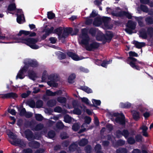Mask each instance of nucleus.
I'll return each mask as SVG.
<instances>
[{
    "instance_id": "obj_27",
    "label": "nucleus",
    "mask_w": 153,
    "mask_h": 153,
    "mask_svg": "<svg viewBox=\"0 0 153 153\" xmlns=\"http://www.w3.org/2000/svg\"><path fill=\"white\" fill-rule=\"evenodd\" d=\"M48 18L50 19H53L55 16V14L51 12H49L47 13Z\"/></svg>"
},
{
    "instance_id": "obj_23",
    "label": "nucleus",
    "mask_w": 153,
    "mask_h": 153,
    "mask_svg": "<svg viewBox=\"0 0 153 153\" xmlns=\"http://www.w3.org/2000/svg\"><path fill=\"white\" fill-rule=\"evenodd\" d=\"M81 88L83 90L88 93H91L92 92V90L90 88L86 86L82 87Z\"/></svg>"
},
{
    "instance_id": "obj_7",
    "label": "nucleus",
    "mask_w": 153,
    "mask_h": 153,
    "mask_svg": "<svg viewBox=\"0 0 153 153\" xmlns=\"http://www.w3.org/2000/svg\"><path fill=\"white\" fill-rule=\"evenodd\" d=\"M27 69V68H26V66H25L19 72L16 76V79H23L25 76L24 73L26 72Z\"/></svg>"
},
{
    "instance_id": "obj_42",
    "label": "nucleus",
    "mask_w": 153,
    "mask_h": 153,
    "mask_svg": "<svg viewBox=\"0 0 153 153\" xmlns=\"http://www.w3.org/2000/svg\"><path fill=\"white\" fill-rule=\"evenodd\" d=\"M140 8L141 10L144 12H147L148 11V9L147 8L145 5H141Z\"/></svg>"
},
{
    "instance_id": "obj_33",
    "label": "nucleus",
    "mask_w": 153,
    "mask_h": 153,
    "mask_svg": "<svg viewBox=\"0 0 153 153\" xmlns=\"http://www.w3.org/2000/svg\"><path fill=\"white\" fill-rule=\"evenodd\" d=\"M135 19L136 20L138 21L139 24L140 26H142V18L141 17H135Z\"/></svg>"
},
{
    "instance_id": "obj_18",
    "label": "nucleus",
    "mask_w": 153,
    "mask_h": 153,
    "mask_svg": "<svg viewBox=\"0 0 153 153\" xmlns=\"http://www.w3.org/2000/svg\"><path fill=\"white\" fill-rule=\"evenodd\" d=\"M131 104L128 102L126 103L121 102L120 103V107L125 108H130L131 107Z\"/></svg>"
},
{
    "instance_id": "obj_30",
    "label": "nucleus",
    "mask_w": 153,
    "mask_h": 153,
    "mask_svg": "<svg viewBox=\"0 0 153 153\" xmlns=\"http://www.w3.org/2000/svg\"><path fill=\"white\" fill-rule=\"evenodd\" d=\"M101 148V146L99 144H97L96 145L95 149V151H97V153H103L100 151Z\"/></svg>"
},
{
    "instance_id": "obj_19",
    "label": "nucleus",
    "mask_w": 153,
    "mask_h": 153,
    "mask_svg": "<svg viewBox=\"0 0 153 153\" xmlns=\"http://www.w3.org/2000/svg\"><path fill=\"white\" fill-rule=\"evenodd\" d=\"M64 120L65 122L69 123L73 122L74 120L68 115H66L64 117Z\"/></svg>"
},
{
    "instance_id": "obj_54",
    "label": "nucleus",
    "mask_w": 153,
    "mask_h": 153,
    "mask_svg": "<svg viewBox=\"0 0 153 153\" xmlns=\"http://www.w3.org/2000/svg\"><path fill=\"white\" fill-rule=\"evenodd\" d=\"M33 144V146L34 148L38 147L39 146V143L37 142L34 141L32 142Z\"/></svg>"
},
{
    "instance_id": "obj_48",
    "label": "nucleus",
    "mask_w": 153,
    "mask_h": 153,
    "mask_svg": "<svg viewBox=\"0 0 153 153\" xmlns=\"http://www.w3.org/2000/svg\"><path fill=\"white\" fill-rule=\"evenodd\" d=\"M26 111L25 108L22 109L20 111V115L21 116L25 115L26 114Z\"/></svg>"
},
{
    "instance_id": "obj_32",
    "label": "nucleus",
    "mask_w": 153,
    "mask_h": 153,
    "mask_svg": "<svg viewBox=\"0 0 153 153\" xmlns=\"http://www.w3.org/2000/svg\"><path fill=\"white\" fill-rule=\"evenodd\" d=\"M80 127V126L78 124L76 123L74 124L72 127L73 129L75 131H77Z\"/></svg>"
},
{
    "instance_id": "obj_45",
    "label": "nucleus",
    "mask_w": 153,
    "mask_h": 153,
    "mask_svg": "<svg viewBox=\"0 0 153 153\" xmlns=\"http://www.w3.org/2000/svg\"><path fill=\"white\" fill-rule=\"evenodd\" d=\"M37 65V63L35 61H32V62H30V66H31L36 67Z\"/></svg>"
},
{
    "instance_id": "obj_24",
    "label": "nucleus",
    "mask_w": 153,
    "mask_h": 153,
    "mask_svg": "<svg viewBox=\"0 0 153 153\" xmlns=\"http://www.w3.org/2000/svg\"><path fill=\"white\" fill-rule=\"evenodd\" d=\"M30 33V32L24 30H20L19 33H18V35L21 36L22 34H24L26 35H29Z\"/></svg>"
},
{
    "instance_id": "obj_25",
    "label": "nucleus",
    "mask_w": 153,
    "mask_h": 153,
    "mask_svg": "<svg viewBox=\"0 0 153 153\" xmlns=\"http://www.w3.org/2000/svg\"><path fill=\"white\" fill-rule=\"evenodd\" d=\"M57 100L60 103H64L65 102L66 100L64 97H59L57 98Z\"/></svg>"
},
{
    "instance_id": "obj_26",
    "label": "nucleus",
    "mask_w": 153,
    "mask_h": 153,
    "mask_svg": "<svg viewBox=\"0 0 153 153\" xmlns=\"http://www.w3.org/2000/svg\"><path fill=\"white\" fill-rule=\"evenodd\" d=\"M112 61L109 60L108 61H104L101 65L104 67L106 68L107 65L111 63Z\"/></svg>"
},
{
    "instance_id": "obj_9",
    "label": "nucleus",
    "mask_w": 153,
    "mask_h": 153,
    "mask_svg": "<svg viewBox=\"0 0 153 153\" xmlns=\"http://www.w3.org/2000/svg\"><path fill=\"white\" fill-rule=\"evenodd\" d=\"M68 55L71 57L73 60L75 61H78L81 60L83 59L82 57H79L76 54L71 52H68L67 53Z\"/></svg>"
},
{
    "instance_id": "obj_6",
    "label": "nucleus",
    "mask_w": 153,
    "mask_h": 153,
    "mask_svg": "<svg viewBox=\"0 0 153 153\" xmlns=\"http://www.w3.org/2000/svg\"><path fill=\"white\" fill-rule=\"evenodd\" d=\"M136 24L131 21H129L126 25L127 28L125 29L126 31L128 33L131 34L132 33L131 30H134L135 28Z\"/></svg>"
},
{
    "instance_id": "obj_51",
    "label": "nucleus",
    "mask_w": 153,
    "mask_h": 153,
    "mask_svg": "<svg viewBox=\"0 0 153 153\" xmlns=\"http://www.w3.org/2000/svg\"><path fill=\"white\" fill-rule=\"evenodd\" d=\"M48 136L51 138L55 136V134L54 132L51 131L49 132L48 133Z\"/></svg>"
},
{
    "instance_id": "obj_12",
    "label": "nucleus",
    "mask_w": 153,
    "mask_h": 153,
    "mask_svg": "<svg viewBox=\"0 0 153 153\" xmlns=\"http://www.w3.org/2000/svg\"><path fill=\"white\" fill-rule=\"evenodd\" d=\"M25 134L26 137L29 140H31L33 139V134L32 132L29 130H27L25 131Z\"/></svg>"
},
{
    "instance_id": "obj_49",
    "label": "nucleus",
    "mask_w": 153,
    "mask_h": 153,
    "mask_svg": "<svg viewBox=\"0 0 153 153\" xmlns=\"http://www.w3.org/2000/svg\"><path fill=\"white\" fill-rule=\"evenodd\" d=\"M128 142L130 144H133L135 143V140L132 138H130L128 140Z\"/></svg>"
},
{
    "instance_id": "obj_52",
    "label": "nucleus",
    "mask_w": 153,
    "mask_h": 153,
    "mask_svg": "<svg viewBox=\"0 0 153 153\" xmlns=\"http://www.w3.org/2000/svg\"><path fill=\"white\" fill-rule=\"evenodd\" d=\"M122 134L126 138L128 136V132L127 131L124 130L122 132Z\"/></svg>"
},
{
    "instance_id": "obj_1",
    "label": "nucleus",
    "mask_w": 153,
    "mask_h": 153,
    "mask_svg": "<svg viewBox=\"0 0 153 153\" xmlns=\"http://www.w3.org/2000/svg\"><path fill=\"white\" fill-rule=\"evenodd\" d=\"M86 31L85 29L82 30V33L78 38L79 44L85 46L88 51L97 48L99 45L96 42H92L90 41L88 35L85 33Z\"/></svg>"
},
{
    "instance_id": "obj_50",
    "label": "nucleus",
    "mask_w": 153,
    "mask_h": 153,
    "mask_svg": "<svg viewBox=\"0 0 153 153\" xmlns=\"http://www.w3.org/2000/svg\"><path fill=\"white\" fill-rule=\"evenodd\" d=\"M97 13L96 11L93 10L92 13L90 15V17H94L97 16Z\"/></svg>"
},
{
    "instance_id": "obj_3",
    "label": "nucleus",
    "mask_w": 153,
    "mask_h": 153,
    "mask_svg": "<svg viewBox=\"0 0 153 153\" xmlns=\"http://www.w3.org/2000/svg\"><path fill=\"white\" fill-rule=\"evenodd\" d=\"M15 39L16 40L14 42L15 43L22 42L25 43L33 49H37L39 48V46L35 44L38 41L37 39L31 38L25 39L22 38L19 39L15 38Z\"/></svg>"
},
{
    "instance_id": "obj_44",
    "label": "nucleus",
    "mask_w": 153,
    "mask_h": 153,
    "mask_svg": "<svg viewBox=\"0 0 153 153\" xmlns=\"http://www.w3.org/2000/svg\"><path fill=\"white\" fill-rule=\"evenodd\" d=\"M62 111V108L59 106L56 107L54 109V111L56 112H60Z\"/></svg>"
},
{
    "instance_id": "obj_43",
    "label": "nucleus",
    "mask_w": 153,
    "mask_h": 153,
    "mask_svg": "<svg viewBox=\"0 0 153 153\" xmlns=\"http://www.w3.org/2000/svg\"><path fill=\"white\" fill-rule=\"evenodd\" d=\"M80 99L83 102H84L87 104H89L88 100L87 98L83 97L81 98Z\"/></svg>"
},
{
    "instance_id": "obj_60",
    "label": "nucleus",
    "mask_w": 153,
    "mask_h": 153,
    "mask_svg": "<svg viewBox=\"0 0 153 153\" xmlns=\"http://www.w3.org/2000/svg\"><path fill=\"white\" fill-rule=\"evenodd\" d=\"M68 137V136L65 133H64L62 134H61V137L62 139L66 138Z\"/></svg>"
},
{
    "instance_id": "obj_29",
    "label": "nucleus",
    "mask_w": 153,
    "mask_h": 153,
    "mask_svg": "<svg viewBox=\"0 0 153 153\" xmlns=\"http://www.w3.org/2000/svg\"><path fill=\"white\" fill-rule=\"evenodd\" d=\"M92 101L93 104L94 105H99L101 104V101L100 100L92 99Z\"/></svg>"
},
{
    "instance_id": "obj_15",
    "label": "nucleus",
    "mask_w": 153,
    "mask_h": 153,
    "mask_svg": "<svg viewBox=\"0 0 153 153\" xmlns=\"http://www.w3.org/2000/svg\"><path fill=\"white\" fill-rule=\"evenodd\" d=\"M121 118L117 117L116 119V121L120 124H124L125 123L124 116L122 114L121 115Z\"/></svg>"
},
{
    "instance_id": "obj_56",
    "label": "nucleus",
    "mask_w": 153,
    "mask_h": 153,
    "mask_svg": "<svg viewBox=\"0 0 153 153\" xmlns=\"http://www.w3.org/2000/svg\"><path fill=\"white\" fill-rule=\"evenodd\" d=\"M8 112L12 115H15L16 114V112L14 109H9Z\"/></svg>"
},
{
    "instance_id": "obj_64",
    "label": "nucleus",
    "mask_w": 153,
    "mask_h": 153,
    "mask_svg": "<svg viewBox=\"0 0 153 153\" xmlns=\"http://www.w3.org/2000/svg\"><path fill=\"white\" fill-rule=\"evenodd\" d=\"M65 57L66 56L65 54L62 53H61V54L59 56L60 59H64L65 58Z\"/></svg>"
},
{
    "instance_id": "obj_41",
    "label": "nucleus",
    "mask_w": 153,
    "mask_h": 153,
    "mask_svg": "<svg viewBox=\"0 0 153 153\" xmlns=\"http://www.w3.org/2000/svg\"><path fill=\"white\" fill-rule=\"evenodd\" d=\"M42 127L43 126L41 124H39L37 125L36 127L34 129H33V130L36 131L42 129Z\"/></svg>"
},
{
    "instance_id": "obj_40",
    "label": "nucleus",
    "mask_w": 153,
    "mask_h": 153,
    "mask_svg": "<svg viewBox=\"0 0 153 153\" xmlns=\"http://www.w3.org/2000/svg\"><path fill=\"white\" fill-rule=\"evenodd\" d=\"M56 101L53 100H51L48 102V104L50 106H52L56 104Z\"/></svg>"
},
{
    "instance_id": "obj_39",
    "label": "nucleus",
    "mask_w": 153,
    "mask_h": 153,
    "mask_svg": "<svg viewBox=\"0 0 153 153\" xmlns=\"http://www.w3.org/2000/svg\"><path fill=\"white\" fill-rule=\"evenodd\" d=\"M56 126L59 128H61L63 127V125L62 122L59 121L57 123Z\"/></svg>"
},
{
    "instance_id": "obj_20",
    "label": "nucleus",
    "mask_w": 153,
    "mask_h": 153,
    "mask_svg": "<svg viewBox=\"0 0 153 153\" xmlns=\"http://www.w3.org/2000/svg\"><path fill=\"white\" fill-rule=\"evenodd\" d=\"M76 77V75L74 74H71L69 77L68 81L70 83H72L74 81V79Z\"/></svg>"
},
{
    "instance_id": "obj_16",
    "label": "nucleus",
    "mask_w": 153,
    "mask_h": 153,
    "mask_svg": "<svg viewBox=\"0 0 153 153\" xmlns=\"http://www.w3.org/2000/svg\"><path fill=\"white\" fill-rule=\"evenodd\" d=\"M133 43L136 47L138 48H140L145 45V43L143 42H139L137 41H134L133 42Z\"/></svg>"
},
{
    "instance_id": "obj_13",
    "label": "nucleus",
    "mask_w": 153,
    "mask_h": 153,
    "mask_svg": "<svg viewBox=\"0 0 153 153\" xmlns=\"http://www.w3.org/2000/svg\"><path fill=\"white\" fill-rule=\"evenodd\" d=\"M114 15L116 16H122L123 15H125L128 19H130L131 17V16L128 13L125 12H121L120 13H116V14H115Z\"/></svg>"
},
{
    "instance_id": "obj_31",
    "label": "nucleus",
    "mask_w": 153,
    "mask_h": 153,
    "mask_svg": "<svg viewBox=\"0 0 153 153\" xmlns=\"http://www.w3.org/2000/svg\"><path fill=\"white\" fill-rule=\"evenodd\" d=\"M101 21L99 19H97L96 20L94 21L93 24L95 26H99L101 25Z\"/></svg>"
},
{
    "instance_id": "obj_11",
    "label": "nucleus",
    "mask_w": 153,
    "mask_h": 153,
    "mask_svg": "<svg viewBox=\"0 0 153 153\" xmlns=\"http://www.w3.org/2000/svg\"><path fill=\"white\" fill-rule=\"evenodd\" d=\"M62 93V91H57L55 92H53L50 90H47L46 92V94L48 96H53L56 95L60 94Z\"/></svg>"
},
{
    "instance_id": "obj_22",
    "label": "nucleus",
    "mask_w": 153,
    "mask_h": 153,
    "mask_svg": "<svg viewBox=\"0 0 153 153\" xmlns=\"http://www.w3.org/2000/svg\"><path fill=\"white\" fill-rule=\"evenodd\" d=\"M16 9V6L15 3H10L8 7V10L9 11L13 10Z\"/></svg>"
},
{
    "instance_id": "obj_37",
    "label": "nucleus",
    "mask_w": 153,
    "mask_h": 153,
    "mask_svg": "<svg viewBox=\"0 0 153 153\" xmlns=\"http://www.w3.org/2000/svg\"><path fill=\"white\" fill-rule=\"evenodd\" d=\"M48 84L51 86L56 87L57 85V84L55 83L53 81H49L48 82Z\"/></svg>"
},
{
    "instance_id": "obj_46",
    "label": "nucleus",
    "mask_w": 153,
    "mask_h": 153,
    "mask_svg": "<svg viewBox=\"0 0 153 153\" xmlns=\"http://www.w3.org/2000/svg\"><path fill=\"white\" fill-rule=\"evenodd\" d=\"M85 122L88 124L91 121V119L90 117H85Z\"/></svg>"
},
{
    "instance_id": "obj_5",
    "label": "nucleus",
    "mask_w": 153,
    "mask_h": 153,
    "mask_svg": "<svg viewBox=\"0 0 153 153\" xmlns=\"http://www.w3.org/2000/svg\"><path fill=\"white\" fill-rule=\"evenodd\" d=\"M7 133L9 137L11 139V140L10 141L11 144L15 146L22 145V144L23 143V141L18 139H16V136L10 130L7 131Z\"/></svg>"
},
{
    "instance_id": "obj_8",
    "label": "nucleus",
    "mask_w": 153,
    "mask_h": 153,
    "mask_svg": "<svg viewBox=\"0 0 153 153\" xmlns=\"http://www.w3.org/2000/svg\"><path fill=\"white\" fill-rule=\"evenodd\" d=\"M20 13V14H18L17 18V21L19 24H21L25 22V19L23 14L22 13V10H18V13Z\"/></svg>"
},
{
    "instance_id": "obj_10",
    "label": "nucleus",
    "mask_w": 153,
    "mask_h": 153,
    "mask_svg": "<svg viewBox=\"0 0 153 153\" xmlns=\"http://www.w3.org/2000/svg\"><path fill=\"white\" fill-rule=\"evenodd\" d=\"M17 97V94L13 92H11L4 94L2 96V97L4 98H16Z\"/></svg>"
},
{
    "instance_id": "obj_35",
    "label": "nucleus",
    "mask_w": 153,
    "mask_h": 153,
    "mask_svg": "<svg viewBox=\"0 0 153 153\" xmlns=\"http://www.w3.org/2000/svg\"><path fill=\"white\" fill-rule=\"evenodd\" d=\"M35 117L36 120L39 121L43 119V117L42 116L39 114H35Z\"/></svg>"
},
{
    "instance_id": "obj_58",
    "label": "nucleus",
    "mask_w": 153,
    "mask_h": 153,
    "mask_svg": "<svg viewBox=\"0 0 153 153\" xmlns=\"http://www.w3.org/2000/svg\"><path fill=\"white\" fill-rule=\"evenodd\" d=\"M80 69L81 71L83 72H85V73H87L89 71L88 69L85 68L83 67L80 68Z\"/></svg>"
},
{
    "instance_id": "obj_57",
    "label": "nucleus",
    "mask_w": 153,
    "mask_h": 153,
    "mask_svg": "<svg viewBox=\"0 0 153 153\" xmlns=\"http://www.w3.org/2000/svg\"><path fill=\"white\" fill-rule=\"evenodd\" d=\"M142 137L141 135H138L136 136V139L137 141H140L142 140Z\"/></svg>"
},
{
    "instance_id": "obj_2",
    "label": "nucleus",
    "mask_w": 153,
    "mask_h": 153,
    "mask_svg": "<svg viewBox=\"0 0 153 153\" xmlns=\"http://www.w3.org/2000/svg\"><path fill=\"white\" fill-rule=\"evenodd\" d=\"M53 28L51 27L50 29H48L45 31V34L43 36V39H45L50 33H56L58 35L59 38H65L67 37L69 33L71 32L72 30V29L71 28H66L64 29L62 35V27H59L55 30L53 32Z\"/></svg>"
},
{
    "instance_id": "obj_21",
    "label": "nucleus",
    "mask_w": 153,
    "mask_h": 153,
    "mask_svg": "<svg viewBox=\"0 0 153 153\" xmlns=\"http://www.w3.org/2000/svg\"><path fill=\"white\" fill-rule=\"evenodd\" d=\"M28 76L29 78L32 80H34L35 78L36 77V73L33 71H30L28 74Z\"/></svg>"
},
{
    "instance_id": "obj_53",
    "label": "nucleus",
    "mask_w": 153,
    "mask_h": 153,
    "mask_svg": "<svg viewBox=\"0 0 153 153\" xmlns=\"http://www.w3.org/2000/svg\"><path fill=\"white\" fill-rule=\"evenodd\" d=\"M32 151L30 149L24 150L23 152V153H32Z\"/></svg>"
},
{
    "instance_id": "obj_17",
    "label": "nucleus",
    "mask_w": 153,
    "mask_h": 153,
    "mask_svg": "<svg viewBox=\"0 0 153 153\" xmlns=\"http://www.w3.org/2000/svg\"><path fill=\"white\" fill-rule=\"evenodd\" d=\"M134 118L135 120H137L140 118L139 113L135 110H133L131 111Z\"/></svg>"
},
{
    "instance_id": "obj_59",
    "label": "nucleus",
    "mask_w": 153,
    "mask_h": 153,
    "mask_svg": "<svg viewBox=\"0 0 153 153\" xmlns=\"http://www.w3.org/2000/svg\"><path fill=\"white\" fill-rule=\"evenodd\" d=\"M85 150L87 153L90 152L91 151V147L89 146H87L85 147Z\"/></svg>"
},
{
    "instance_id": "obj_36",
    "label": "nucleus",
    "mask_w": 153,
    "mask_h": 153,
    "mask_svg": "<svg viewBox=\"0 0 153 153\" xmlns=\"http://www.w3.org/2000/svg\"><path fill=\"white\" fill-rule=\"evenodd\" d=\"M43 105V102L41 100H39L37 101L36 104V106L38 108L41 107Z\"/></svg>"
},
{
    "instance_id": "obj_38",
    "label": "nucleus",
    "mask_w": 153,
    "mask_h": 153,
    "mask_svg": "<svg viewBox=\"0 0 153 153\" xmlns=\"http://www.w3.org/2000/svg\"><path fill=\"white\" fill-rule=\"evenodd\" d=\"M73 113L74 114L79 115L81 114V111L78 108H75L73 111Z\"/></svg>"
},
{
    "instance_id": "obj_47",
    "label": "nucleus",
    "mask_w": 153,
    "mask_h": 153,
    "mask_svg": "<svg viewBox=\"0 0 153 153\" xmlns=\"http://www.w3.org/2000/svg\"><path fill=\"white\" fill-rule=\"evenodd\" d=\"M49 40L52 43H55L56 41V39L54 37H51L50 38Z\"/></svg>"
},
{
    "instance_id": "obj_63",
    "label": "nucleus",
    "mask_w": 153,
    "mask_h": 153,
    "mask_svg": "<svg viewBox=\"0 0 153 153\" xmlns=\"http://www.w3.org/2000/svg\"><path fill=\"white\" fill-rule=\"evenodd\" d=\"M94 4L96 5H99L101 4V2L98 0H96L94 2Z\"/></svg>"
},
{
    "instance_id": "obj_55",
    "label": "nucleus",
    "mask_w": 153,
    "mask_h": 153,
    "mask_svg": "<svg viewBox=\"0 0 153 153\" xmlns=\"http://www.w3.org/2000/svg\"><path fill=\"white\" fill-rule=\"evenodd\" d=\"M87 124L85 123H84L82 126V129H81L80 131V132H81L83 131H85V129L84 128H84L85 127H86L87 126Z\"/></svg>"
},
{
    "instance_id": "obj_28",
    "label": "nucleus",
    "mask_w": 153,
    "mask_h": 153,
    "mask_svg": "<svg viewBox=\"0 0 153 153\" xmlns=\"http://www.w3.org/2000/svg\"><path fill=\"white\" fill-rule=\"evenodd\" d=\"M88 143L87 140L86 139H82L79 143V145L80 146H84Z\"/></svg>"
},
{
    "instance_id": "obj_62",
    "label": "nucleus",
    "mask_w": 153,
    "mask_h": 153,
    "mask_svg": "<svg viewBox=\"0 0 153 153\" xmlns=\"http://www.w3.org/2000/svg\"><path fill=\"white\" fill-rule=\"evenodd\" d=\"M32 113L30 112L26 113L25 114V116L28 118H29L31 117L32 116Z\"/></svg>"
},
{
    "instance_id": "obj_61",
    "label": "nucleus",
    "mask_w": 153,
    "mask_h": 153,
    "mask_svg": "<svg viewBox=\"0 0 153 153\" xmlns=\"http://www.w3.org/2000/svg\"><path fill=\"white\" fill-rule=\"evenodd\" d=\"M47 75V73L46 71H44L43 74L42 79L44 80H45L46 79Z\"/></svg>"
},
{
    "instance_id": "obj_14",
    "label": "nucleus",
    "mask_w": 153,
    "mask_h": 153,
    "mask_svg": "<svg viewBox=\"0 0 153 153\" xmlns=\"http://www.w3.org/2000/svg\"><path fill=\"white\" fill-rule=\"evenodd\" d=\"M140 129L142 130V133H143V135L145 137L148 136V134L146 132L148 128L146 126L143 125L140 128Z\"/></svg>"
},
{
    "instance_id": "obj_34",
    "label": "nucleus",
    "mask_w": 153,
    "mask_h": 153,
    "mask_svg": "<svg viewBox=\"0 0 153 153\" xmlns=\"http://www.w3.org/2000/svg\"><path fill=\"white\" fill-rule=\"evenodd\" d=\"M76 145L75 143L72 144L69 147V149L70 151H73L76 148Z\"/></svg>"
},
{
    "instance_id": "obj_4",
    "label": "nucleus",
    "mask_w": 153,
    "mask_h": 153,
    "mask_svg": "<svg viewBox=\"0 0 153 153\" xmlns=\"http://www.w3.org/2000/svg\"><path fill=\"white\" fill-rule=\"evenodd\" d=\"M129 54L130 57L128 58V63L133 68L137 70H139L140 68L137 65L136 62L137 59L131 57V56L137 57L138 56L137 54L135 52L130 51L129 53Z\"/></svg>"
}]
</instances>
